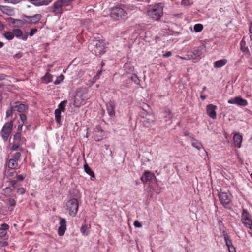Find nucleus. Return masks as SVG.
Wrapping results in <instances>:
<instances>
[{"label":"nucleus","instance_id":"nucleus-1","mask_svg":"<svg viewBox=\"0 0 252 252\" xmlns=\"http://www.w3.org/2000/svg\"><path fill=\"white\" fill-rule=\"evenodd\" d=\"M147 14L154 20H159L163 15V8L161 3L156 4L149 8Z\"/></svg>","mask_w":252,"mask_h":252},{"label":"nucleus","instance_id":"nucleus-2","mask_svg":"<svg viewBox=\"0 0 252 252\" xmlns=\"http://www.w3.org/2000/svg\"><path fill=\"white\" fill-rule=\"evenodd\" d=\"M110 16L116 21L125 20L127 18V13L123 8L116 6L112 9Z\"/></svg>","mask_w":252,"mask_h":252},{"label":"nucleus","instance_id":"nucleus-3","mask_svg":"<svg viewBox=\"0 0 252 252\" xmlns=\"http://www.w3.org/2000/svg\"><path fill=\"white\" fill-rule=\"evenodd\" d=\"M88 94L82 90L77 91L75 96H74L73 105L75 107L79 108L85 104L86 100L87 99Z\"/></svg>","mask_w":252,"mask_h":252},{"label":"nucleus","instance_id":"nucleus-4","mask_svg":"<svg viewBox=\"0 0 252 252\" xmlns=\"http://www.w3.org/2000/svg\"><path fill=\"white\" fill-rule=\"evenodd\" d=\"M13 122L11 120L6 123L0 132V134L1 136L3 141L6 142L7 141L8 137H9L13 128Z\"/></svg>","mask_w":252,"mask_h":252},{"label":"nucleus","instance_id":"nucleus-5","mask_svg":"<svg viewBox=\"0 0 252 252\" xmlns=\"http://www.w3.org/2000/svg\"><path fill=\"white\" fill-rule=\"evenodd\" d=\"M241 220L245 227L252 230V216L250 213L244 208L242 209Z\"/></svg>","mask_w":252,"mask_h":252},{"label":"nucleus","instance_id":"nucleus-6","mask_svg":"<svg viewBox=\"0 0 252 252\" xmlns=\"http://www.w3.org/2000/svg\"><path fill=\"white\" fill-rule=\"evenodd\" d=\"M67 209L69 211L70 216L74 217L78 210V201L77 199L72 198L68 201L66 203Z\"/></svg>","mask_w":252,"mask_h":252},{"label":"nucleus","instance_id":"nucleus-7","mask_svg":"<svg viewBox=\"0 0 252 252\" xmlns=\"http://www.w3.org/2000/svg\"><path fill=\"white\" fill-rule=\"evenodd\" d=\"M94 46V52L96 56L101 57L107 51V45L103 40H97Z\"/></svg>","mask_w":252,"mask_h":252},{"label":"nucleus","instance_id":"nucleus-8","mask_svg":"<svg viewBox=\"0 0 252 252\" xmlns=\"http://www.w3.org/2000/svg\"><path fill=\"white\" fill-rule=\"evenodd\" d=\"M162 122L165 123V127H167L172 123L173 114L168 108H165L162 112Z\"/></svg>","mask_w":252,"mask_h":252},{"label":"nucleus","instance_id":"nucleus-9","mask_svg":"<svg viewBox=\"0 0 252 252\" xmlns=\"http://www.w3.org/2000/svg\"><path fill=\"white\" fill-rule=\"evenodd\" d=\"M141 181L144 184H150L152 181L157 182V179L155 174L149 170L144 171L140 178Z\"/></svg>","mask_w":252,"mask_h":252},{"label":"nucleus","instance_id":"nucleus-10","mask_svg":"<svg viewBox=\"0 0 252 252\" xmlns=\"http://www.w3.org/2000/svg\"><path fill=\"white\" fill-rule=\"evenodd\" d=\"M231 194L229 192L220 191L218 193V197L221 204L225 208L231 202Z\"/></svg>","mask_w":252,"mask_h":252},{"label":"nucleus","instance_id":"nucleus-11","mask_svg":"<svg viewBox=\"0 0 252 252\" xmlns=\"http://www.w3.org/2000/svg\"><path fill=\"white\" fill-rule=\"evenodd\" d=\"M105 137V132L102 129L101 126H96L93 132L94 139L96 141H100L103 140Z\"/></svg>","mask_w":252,"mask_h":252},{"label":"nucleus","instance_id":"nucleus-12","mask_svg":"<svg viewBox=\"0 0 252 252\" xmlns=\"http://www.w3.org/2000/svg\"><path fill=\"white\" fill-rule=\"evenodd\" d=\"M42 15L40 14H36L33 16H27L23 14L21 16L22 18L26 19V24L32 25L37 23L42 18Z\"/></svg>","mask_w":252,"mask_h":252},{"label":"nucleus","instance_id":"nucleus-13","mask_svg":"<svg viewBox=\"0 0 252 252\" xmlns=\"http://www.w3.org/2000/svg\"><path fill=\"white\" fill-rule=\"evenodd\" d=\"M61 2H62L59 0L54 2L52 6L48 8L49 11L53 13L55 15L62 14V7L63 6Z\"/></svg>","mask_w":252,"mask_h":252},{"label":"nucleus","instance_id":"nucleus-14","mask_svg":"<svg viewBox=\"0 0 252 252\" xmlns=\"http://www.w3.org/2000/svg\"><path fill=\"white\" fill-rule=\"evenodd\" d=\"M10 105L12 111H17L20 113L24 112L28 108L27 105L21 103L19 101L15 102L12 104H11Z\"/></svg>","mask_w":252,"mask_h":252},{"label":"nucleus","instance_id":"nucleus-15","mask_svg":"<svg viewBox=\"0 0 252 252\" xmlns=\"http://www.w3.org/2000/svg\"><path fill=\"white\" fill-rule=\"evenodd\" d=\"M223 238L224 239L226 245L228 248L229 252H236L235 248L232 244V241L230 238V236L224 230L223 231Z\"/></svg>","mask_w":252,"mask_h":252},{"label":"nucleus","instance_id":"nucleus-16","mask_svg":"<svg viewBox=\"0 0 252 252\" xmlns=\"http://www.w3.org/2000/svg\"><path fill=\"white\" fill-rule=\"evenodd\" d=\"M59 220L60 226L58 229V234L60 236H62L64 235L66 230V221L64 218H61L60 217H59Z\"/></svg>","mask_w":252,"mask_h":252},{"label":"nucleus","instance_id":"nucleus-17","mask_svg":"<svg viewBox=\"0 0 252 252\" xmlns=\"http://www.w3.org/2000/svg\"><path fill=\"white\" fill-rule=\"evenodd\" d=\"M229 104H236L239 106H246L248 105V102L246 100L243 99L240 96L235 97L233 98L230 99L228 101Z\"/></svg>","mask_w":252,"mask_h":252},{"label":"nucleus","instance_id":"nucleus-18","mask_svg":"<svg viewBox=\"0 0 252 252\" xmlns=\"http://www.w3.org/2000/svg\"><path fill=\"white\" fill-rule=\"evenodd\" d=\"M217 107L212 104H208L206 106V112L207 115L213 119H215L217 117L216 110Z\"/></svg>","mask_w":252,"mask_h":252},{"label":"nucleus","instance_id":"nucleus-19","mask_svg":"<svg viewBox=\"0 0 252 252\" xmlns=\"http://www.w3.org/2000/svg\"><path fill=\"white\" fill-rule=\"evenodd\" d=\"M155 118L154 115L149 114L146 115V117L143 121V126L146 127H149L154 124L155 122Z\"/></svg>","mask_w":252,"mask_h":252},{"label":"nucleus","instance_id":"nucleus-20","mask_svg":"<svg viewBox=\"0 0 252 252\" xmlns=\"http://www.w3.org/2000/svg\"><path fill=\"white\" fill-rule=\"evenodd\" d=\"M8 21L12 24L14 25L15 27H22L25 24H26V18H22V20L18 19H14L13 18H9Z\"/></svg>","mask_w":252,"mask_h":252},{"label":"nucleus","instance_id":"nucleus-21","mask_svg":"<svg viewBox=\"0 0 252 252\" xmlns=\"http://www.w3.org/2000/svg\"><path fill=\"white\" fill-rule=\"evenodd\" d=\"M13 32L17 38H21L23 40H26L27 39L28 33L27 32L23 34L21 30L19 29H14L13 30Z\"/></svg>","mask_w":252,"mask_h":252},{"label":"nucleus","instance_id":"nucleus-22","mask_svg":"<svg viewBox=\"0 0 252 252\" xmlns=\"http://www.w3.org/2000/svg\"><path fill=\"white\" fill-rule=\"evenodd\" d=\"M115 107L116 105L114 101H110L106 104L107 111L109 115L111 117L114 116L115 115Z\"/></svg>","mask_w":252,"mask_h":252},{"label":"nucleus","instance_id":"nucleus-23","mask_svg":"<svg viewBox=\"0 0 252 252\" xmlns=\"http://www.w3.org/2000/svg\"><path fill=\"white\" fill-rule=\"evenodd\" d=\"M240 49L246 55L250 56L251 53L246 45V42L244 39V37L241 40L240 43Z\"/></svg>","mask_w":252,"mask_h":252},{"label":"nucleus","instance_id":"nucleus-24","mask_svg":"<svg viewBox=\"0 0 252 252\" xmlns=\"http://www.w3.org/2000/svg\"><path fill=\"white\" fill-rule=\"evenodd\" d=\"M52 1L53 0H31V2L36 6L47 5Z\"/></svg>","mask_w":252,"mask_h":252},{"label":"nucleus","instance_id":"nucleus-25","mask_svg":"<svg viewBox=\"0 0 252 252\" xmlns=\"http://www.w3.org/2000/svg\"><path fill=\"white\" fill-rule=\"evenodd\" d=\"M202 47H198L197 48L194 49L191 52V53L192 54H190V55L193 59L200 58L202 54Z\"/></svg>","mask_w":252,"mask_h":252},{"label":"nucleus","instance_id":"nucleus-26","mask_svg":"<svg viewBox=\"0 0 252 252\" xmlns=\"http://www.w3.org/2000/svg\"><path fill=\"white\" fill-rule=\"evenodd\" d=\"M233 140L235 142V146L238 148L241 147L242 141V136L239 133L235 134L233 136Z\"/></svg>","mask_w":252,"mask_h":252},{"label":"nucleus","instance_id":"nucleus-27","mask_svg":"<svg viewBox=\"0 0 252 252\" xmlns=\"http://www.w3.org/2000/svg\"><path fill=\"white\" fill-rule=\"evenodd\" d=\"M7 165L8 167L10 169H17L18 168V161L11 158L8 160V162L7 163Z\"/></svg>","mask_w":252,"mask_h":252},{"label":"nucleus","instance_id":"nucleus-28","mask_svg":"<svg viewBox=\"0 0 252 252\" xmlns=\"http://www.w3.org/2000/svg\"><path fill=\"white\" fill-rule=\"evenodd\" d=\"M123 67L126 73L127 74H130L134 71V66L130 63H126Z\"/></svg>","mask_w":252,"mask_h":252},{"label":"nucleus","instance_id":"nucleus-29","mask_svg":"<svg viewBox=\"0 0 252 252\" xmlns=\"http://www.w3.org/2000/svg\"><path fill=\"white\" fill-rule=\"evenodd\" d=\"M227 62L226 59H221L218 61H217L214 62V67L215 68H220L224 65H225Z\"/></svg>","mask_w":252,"mask_h":252},{"label":"nucleus","instance_id":"nucleus-30","mask_svg":"<svg viewBox=\"0 0 252 252\" xmlns=\"http://www.w3.org/2000/svg\"><path fill=\"white\" fill-rule=\"evenodd\" d=\"M24 139V138L21 137V134L19 132L15 133L13 136L14 142L20 145L22 144Z\"/></svg>","mask_w":252,"mask_h":252},{"label":"nucleus","instance_id":"nucleus-31","mask_svg":"<svg viewBox=\"0 0 252 252\" xmlns=\"http://www.w3.org/2000/svg\"><path fill=\"white\" fill-rule=\"evenodd\" d=\"M84 168L85 172L89 174L91 176V179L93 180L92 178H95V175L94 172L91 169V168L89 166V165L87 163L84 165Z\"/></svg>","mask_w":252,"mask_h":252},{"label":"nucleus","instance_id":"nucleus-32","mask_svg":"<svg viewBox=\"0 0 252 252\" xmlns=\"http://www.w3.org/2000/svg\"><path fill=\"white\" fill-rule=\"evenodd\" d=\"M41 80L43 83L48 84L52 81V76L49 73L47 72L44 76L41 77Z\"/></svg>","mask_w":252,"mask_h":252},{"label":"nucleus","instance_id":"nucleus-33","mask_svg":"<svg viewBox=\"0 0 252 252\" xmlns=\"http://www.w3.org/2000/svg\"><path fill=\"white\" fill-rule=\"evenodd\" d=\"M192 140V145L194 148H196L198 150H200L201 148H203V146L201 143L198 140H196L194 138L191 137Z\"/></svg>","mask_w":252,"mask_h":252},{"label":"nucleus","instance_id":"nucleus-34","mask_svg":"<svg viewBox=\"0 0 252 252\" xmlns=\"http://www.w3.org/2000/svg\"><path fill=\"white\" fill-rule=\"evenodd\" d=\"M90 228V226H89L88 225L84 224L83 225L81 228L80 231L85 236H87L89 234V229Z\"/></svg>","mask_w":252,"mask_h":252},{"label":"nucleus","instance_id":"nucleus-35","mask_svg":"<svg viewBox=\"0 0 252 252\" xmlns=\"http://www.w3.org/2000/svg\"><path fill=\"white\" fill-rule=\"evenodd\" d=\"M8 205L9 207H8V210L10 212H12L13 211V207L16 205V201L13 198H9L8 199Z\"/></svg>","mask_w":252,"mask_h":252},{"label":"nucleus","instance_id":"nucleus-36","mask_svg":"<svg viewBox=\"0 0 252 252\" xmlns=\"http://www.w3.org/2000/svg\"><path fill=\"white\" fill-rule=\"evenodd\" d=\"M140 107L142 108V110L144 111L146 115H149L148 114L150 113V107L148 104L143 103Z\"/></svg>","mask_w":252,"mask_h":252},{"label":"nucleus","instance_id":"nucleus-37","mask_svg":"<svg viewBox=\"0 0 252 252\" xmlns=\"http://www.w3.org/2000/svg\"><path fill=\"white\" fill-rule=\"evenodd\" d=\"M67 102V100H63L61 101V102L58 105V108L56 110H60L61 111L64 112L65 110V105Z\"/></svg>","mask_w":252,"mask_h":252},{"label":"nucleus","instance_id":"nucleus-38","mask_svg":"<svg viewBox=\"0 0 252 252\" xmlns=\"http://www.w3.org/2000/svg\"><path fill=\"white\" fill-rule=\"evenodd\" d=\"M128 78L132 81L134 82L136 84L140 85V81L136 74L132 73L131 76L128 77Z\"/></svg>","mask_w":252,"mask_h":252},{"label":"nucleus","instance_id":"nucleus-39","mask_svg":"<svg viewBox=\"0 0 252 252\" xmlns=\"http://www.w3.org/2000/svg\"><path fill=\"white\" fill-rule=\"evenodd\" d=\"M4 37L8 40H12L14 38V34L11 32H7L3 34Z\"/></svg>","mask_w":252,"mask_h":252},{"label":"nucleus","instance_id":"nucleus-40","mask_svg":"<svg viewBox=\"0 0 252 252\" xmlns=\"http://www.w3.org/2000/svg\"><path fill=\"white\" fill-rule=\"evenodd\" d=\"M61 111L60 110H55V120L57 123H60L61 122Z\"/></svg>","mask_w":252,"mask_h":252},{"label":"nucleus","instance_id":"nucleus-41","mask_svg":"<svg viewBox=\"0 0 252 252\" xmlns=\"http://www.w3.org/2000/svg\"><path fill=\"white\" fill-rule=\"evenodd\" d=\"M203 28V25L201 24H196L194 26V30L196 32H200Z\"/></svg>","mask_w":252,"mask_h":252},{"label":"nucleus","instance_id":"nucleus-42","mask_svg":"<svg viewBox=\"0 0 252 252\" xmlns=\"http://www.w3.org/2000/svg\"><path fill=\"white\" fill-rule=\"evenodd\" d=\"M64 78V76L61 74L58 77H57L56 80L54 81V83L55 85H58L62 82Z\"/></svg>","mask_w":252,"mask_h":252},{"label":"nucleus","instance_id":"nucleus-43","mask_svg":"<svg viewBox=\"0 0 252 252\" xmlns=\"http://www.w3.org/2000/svg\"><path fill=\"white\" fill-rule=\"evenodd\" d=\"M3 191L5 195L10 196L12 192V190L10 187H6L3 189Z\"/></svg>","mask_w":252,"mask_h":252},{"label":"nucleus","instance_id":"nucleus-44","mask_svg":"<svg viewBox=\"0 0 252 252\" xmlns=\"http://www.w3.org/2000/svg\"><path fill=\"white\" fill-rule=\"evenodd\" d=\"M62 2V4L63 6H68L70 5V4L73 2L74 0H59Z\"/></svg>","mask_w":252,"mask_h":252},{"label":"nucleus","instance_id":"nucleus-45","mask_svg":"<svg viewBox=\"0 0 252 252\" xmlns=\"http://www.w3.org/2000/svg\"><path fill=\"white\" fill-rule=\"evenodd\" d=\"M21 154L20 152H16L15 154H13L12 157L13 158L12 159H15V160H17L18 161L20 159V158L21 157Z\"/></svg>","mask_w":252,"mask_h":252},{"label":"nucleus","instance_id":"nucleus-46","mask_svg":"<svg viewBox=\"0 0 252 252\" xmlns=\"http://www.w3.org/2000/svg\"><path fill=\"white\" fill-rule=\"evenodd\" d=\"M8 8L9 7L8 6L0 5V10L4 14H8L7 11L9 10Z\"/></svg>","mask_w":252,"mask_h":252},{"label":"nucleus","instance_id":"nucleus-47","mask_svg":"<svg viewBox=\"0 0 252 252\" xmlns=\"http://www.w3.org/2000/svg\"><path fill=\"white\" fill-rule=\"evenodd\" d=\"M9 228V225L6 223H3L1 225V227L0 228L1 229H2L4 232H6V230H8Z\"/></svg>","mask_w":252,"mask_h":252},{"label":"nucleus","instance_id":"nucleus-48","mask_svg":"<svg viewBox=\"0 0 252 252\" xmlns=\"http://www.w3.org/2000/svg\"><path fill=\"white\" fill-rule=\"evenodd\" d=\"M20 119L21 120V121L23 123H24L25 122H26L27 117H26V115H25L24 114H21L20 115Z\"/></svg>","mask_w":252,"mask_h":252},{"label":"nucleus","instance_id":"nucleus-49","mask_svg":"<svg viewBox=\"0 0 252 252\" xmlns=\"http://www.w3.org/2000/svg\"><path fill=\"white\" fill-rule=\"evenodd\" d=\"M20 145L19 144L13 142V144L11 149L13 151H15L18 149V148L19 147Z\"/></svg>","mask_w":252,"mask_h":252},{"label":"nucleus","instance_id":"nucleus-50","mask_svg":"<svg viewBox=\"0 0 252 252\" xmlns=\"http://www.w3.org/2000/svg\"><path fill=\"white\" fill-rule=\"evenodd\" d=\"M26 177V175H23L22 174L18 175L17 176V180L18 181H22Z\"/></svg>","mask_w":252,"mask_h":252},{"label":"nucleus","instance_id":"nucleus-51","mask_svg":"<svg viewBox=\"0 0 252 252\" xmlns=\"http://www.w3.org/2000/svg\"><path fill=\"white\" fill-rule=\"evenodd\" d=\"M17 192L18 194L23 195L25 192V189L23 188H20L17 189Z\"/></svg>","mask_w":252,"mask_h":252},{"label":"nucleus","instance_id":"nucleus-52","mask_svg":"<svg viewBox=\"0 0 252 252\" xmlns=\"http://www.w3.org/2000/svg\"><path fill=\"white\" fill-rule=\"evenodd\" d=\"M10 185L14 188L15 189L16 188V185H17V180H11L9 181Z\"/></svg>","mask_w":252,"mask_h":252},{"label":"nucleus","instance_id":"nucleus-53","mask_svg":"<svg viewBox=\"0 0 252 252\" xmlns=\"http://www.w3.org/2000/svg\"><path fill=\"white\" fill-rule=\"evenodd\" d=\"M37 32V29L36 28L32 29L29 33L30 36H32Z\"/></svg>","mask_w":252,"mask_h":252},{"label":"nucleus","instance_id":"nucleus-54","mask_svg":"<svg viewBox=\"0 0 252 252\" xmlns=\"http://www.w3.org/2000/svg\"><path fill=\"white\" fill-rule=\"evenodd\" d=\"M134 225L136 228H140L142 227V225L140 222L138 220H135L134 222Z\"/></svg>","mask_w":252,"mask_h":252},{"label":"nucleus","instance_id":"nucleus-55","mask_svg":"<svg viewBox=\"0 0 252 252\" xmlns=\"http://www.w3.org/2000/svg\"><path fill=\"white\" fill-rule=\"evenodd\" d=\"M5 1L9 3L16 4L19 3L21 1V0H5Z\"/></svg>","mask_w":252,"mask_h":252},{"label":"nucleus","instance_id":"nucleus-56","mask_svg":"<svg viewBox=\"0 0 252 252\" xmlns=\"http://www.w3.org/2000/svg\"><path fill=\"white\" fill-rule=\"evenodd\" d=\"M14 111H12L11 108H10V110H8L6 111V117H9V116H11L12 115L13 112Z\"/></svg>","mask_w":252,"mask_h":252},{"label":"nucleus","instance_id":"nucleus-57","mask_svg":"<svg viewBox=\"0 0 252 252\" xmlns=\"http://www.w3.org/2000/svg\"><path fill=\"white\" fill-rule=\"evenodd\" d=\"M172 53L170 51L166 52L165 54L163 55V57L164 58H168L171 56Z\"/></svg>","mask_w":252,"mask_h":252},{"label":"nucleus","instance_id":"nucleus-58","mask_svg":"<svg viewBox=\"0 0 252 252\" xmlns=\"http://www.w3.org/2000/svg\"><path fill=\"white\" fill-rule=\"evenodd\" d=\"M6 235V232H4L0 228V238L4 237Z\"/></svg>","mask_w":252,"mask_h":252},{"label":"nucleus","instance_id":"nucleus-59","mask_svg":"<svg viewBox=\"0 0 252 252\" xmlns=\"http://www.w3.org/2000/svg\"><path fill=\"white\" fill-rule=\"evenodd\" d=\"M15 172V171L13 172V171H8L7 172V176L9 177H13L14 175Z\"/></svg>","mask_w":252,"mask_h":252},{"label":"nucleus","instance_id":"nucleus-60","mask_svg":"<svg viewBox=\"0 0 252 252\" xmlns=\"http://www.w3.org/2000/svg\"><path fill=\"white\" fill-rule=\"evenodd\" d=\"M101 73H102V70H98L97 72V74H96V76H95V78L99 79V76L101 74Z\"/></svg>","mask_w":252,"mask_h":252},{"label":"nucleus","instance_id":"nucleus-61","mask_svg":"<svg viewBox=\"0 0 252 252\" xmlns=\"http://www.w3.org/2000/svg\"><path fill=\"white\" fill-rule=\"evenodd\" d=\"M188 1L187 0H182L181 1V4L184 5H188Z\"/></svg>","mask_w":252,"mask_h":252},{"label":"nucleus","instance_id":"nucleus-62","mask_svg":"<svg viewBox=\"0 0 252 252\" xmlns=\"http://www.w3.org/2000/svg\"><path fill=\"white\" fill-rule=\"evenodd\" d=\"M249 32L252 35V21L250 22V25L249 27Z\"/></svg>","mask_w":252,"mask_h":252},{"label":"nucleus","instance_id":"nucleus-63","mask_svg":"<svg viewBox=\"0 0 252 252\" xmlns=\"http://www.w3.org/2000/svg\"><path fill=\"white\" fill-rule=\"evenodd\" d=\"M4 25L1 23V21H0V31H2L4 29Z\"/></svg>","mask_w":252,"mask_h":252},{"label":"nucleus","instance_id":"nucleus-64","mask_svg":"<svg viewBox=\"0 0 252 252\" xmlns=\"http://www.w3.org/2000/svg\"><path fill=\"white\" fill-rule=\"evenodd\" d=\"M23 125H19L18 126V130L21 131L22 130Z\"/></svg>","mask_w":252,"mask_h":252}]
</instances>
